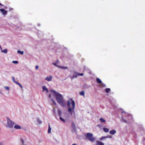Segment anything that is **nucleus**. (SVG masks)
I'll list each match as a JSON object with an SVG mask.
<instances>
[{
  "mask_svg": "<svg viewBox=\"0 0 145 145\" xmlns=\"http://www.w3.org/2000/svg\"><path fill=\"white\" fill-rule=\"evenodd\" d=\"M52 94H50L48 97L50 99L52 102L55 104L56 103L53 100L54 98H56L57 102L62 106H64L65 105V103L64 100L63 96L60 93L56 92L55 90H50Z\"/></svg>",
  "mask_w": 145,
  "mask_h": 145,
  "instance_id": "obj_1",
  "label": "nucleus"
},
{
  "mask_svg": "<svg viewBox=\"0 0 145 145\" xmlns=\"http://www.w3.org/2000/svg\"><path fill=\"white\" fill-rule=\"evenodd\" d=\"M67 105L69 107L68 108V111L71 115H74L75 116V112L74 110L75 108V103L74 101L72 99L68 100L67 101Z\"/></svg>",
  "mask_w": 145,
  "mask_h": 145,
  "instance_id": "obj_2",
  "label": "nucleus"
},
{
  "mask_svg": "<svg viewBox=\"0 0 145 145\" xmlns=\"http://www.w3.org/2000/svg\"><path fill=\"white\" fill-rule=\"evenodd\" d=\"M86 138L92 142L95 141L96 139L93 137V134L92 133H88L85 135Z\"/></svg>",
  "mask_w": 145,
  "mask_h": 145,
  "instance_id": "obj_3",
  "label": "nucleus"
},
{
  "mask_svg": "<svg viewBox=\"0 0 145 145\" xmlns=\"http://www.w3.org/2000/svg\"><path fill=\"white\" fill-rule=\"evenodd\" d=\"M7 121L8 126L10 128H12L14 124V122L12 121L8 118H7Z\"/></svg>",
  "mask_w": 145,
  "mask_h": 145,
  "instance_id": "obj_4",
  "label": "nucleus"
},
{
  "mask_svg": "<svg viewBox=\"0 0 145 145\" xmlns=\"http://www.w3.org/2000/svg\"><path fill=\"white\" fill-rule=\"evenodd\" d=\"M122 115V119L121 120V121L124 123H126V121L125 119L126 114L125 113H124L122 111L121 112Z\"/></svg>",
  "mask_w": 145,
  "mask_h": 145,
  "instance_id": "obj_5",
  "label": "nucleus"
},
{
  "mask_svg": "<svg viewBox=\"0 0 145 145\" xmlns=\"http://www.w3.org/2000/svg\"><path fill=\"white\" fill-rule=\"evenodd\" d=\"M127 119L129 120V122H130L133 121L132 116L130 114H127Z\"/></svg>",
  "mask_w": 145,
  "mask_h": 145,
  "instance_id": "obj_6",
  "label": "nucleus"
},
{
  "mask_svg": "<svg viewBox=\"0 0 145 145\" xmlns=\"http://www.w3.org/2000/svg\"><path fill=\"white\" fill-rule=\"evenodd\" d=\"M0 11L2 13L3 15H5L7 14V12L3 9H0Z\"/></svg>",
  "mask_w": 145,
  "mask_h": 145,
  "instance_id": "obj_7",
  "label": "nucleus"
},
{
  "mask_svg": "<svg viewBox=\"0 0 145 145\" xmlns=\"http://www.w3.org/2000/svg\"><path fill=\"white\" fill-rule=\"evenodd\" d=\"M12 80H13V81L14 82H15V83H16V84H18V85L19 86H20L21 88H22V86L18 82H16L15 81V80H14V77H12Z\"/></svg>",
  "mask_w": 145,
  "mask_h": 145,
  "instance_id": "obj_8",
  "label": "nucleus"
},
{
  "mask_svg": "<svg viewBox=\"0 0 145 145\" xmlns=\"http://www.w3.org/2000/svg\"><path fill=\"white\" fill-rule=\"evenodd\" d=\"M52 76H50L49 77H47L46 78L45 80L48 81H51L52 80Z\"/></svg>",
  "mask_w": 145,
  "mask_h": 145,
  "instance_id": "obj_9",
  "label": "nucleus"
},
{
  "mask_svg": "<svg viewBox=\"0 0 145 145\" xmlns=\"http://www.w3.org/2000/svg\"><path fill=\"white\" fill-rule=\"evenodd\" d=\"M14 127V128L16 129H21V126L17 125H15Z\"/></svg>",
  "mask_w": 145,
  "mask_h": 145,
  "instance_id": "obj_10",
  "label": "nucleus"
},
{
  "mask_svg": "<svg viewBox=\"0 0 145 145\" xmlns=\"http://www.w3.org/2000/svg\"><path fill=\"white\" fill-rule=\"evenodd\" d=\"M96 145H104V144L102 142L100 141H97Z\"/></svg>",
  "mask_w": 145,
  "mask_h": 145,
  "instance_id": "obj_11",
  "label": "nucleus"
},
{
  "mask_svg": "<svg viewBox=\"0 0 145 145\" xmlns=\"http://www.w3.org/2000/svg\"><path fill=\"white\" fill-rule=\"evenodd\" d=\"M36 121L37 122V124H40L41 123V121L38 118H36Z\"/></svg>",
  "mask_w": 145,
  "mask_h": 145,
  "instance_id": "obj_12",
  "label": "nucleus"
},
{
  "mask_svg": "<svg viewBox=\"0 0 145 145\" xmlns=\"http://www.w3.org/2000/svg\"><path fill=\"white\" fill-rule=\"evenodd\" d=\"M59 68L63 69H68V67H64L61 66H59Z\"/></svg>",
  "mask_w": 145,
  "mask_h": 145,
  "instance_id": "obj_13",
  "label": "nucleus"
},
{
  "mask_svg": "<svg viewBox=\"0 0 145 145\" xmlns=\"http://www.w3.org/2000/svg\"><path fill=\"white\" fill-rule=\"evenodd\" d=\"M116 133V131L114 130H112L110 132V133L112 135Z\"/></svg>",
  "mask_w": 145,
  "mask_h": 145,
  "instance_id": "obj_14",
  "label": "nucleus"
},
{
  "mask_svg": "<svg viewBox=\"0 0 145 145\" xmlns=\"http://www.w3.org/2000/svg\"><path fill=\"white\" fill-rule=\"evenodd\" d=\"M97 82L99 84H101L102 83L101 81L99 78H97L96 79Z\"/></svg>",
  "mask_w": 145,
  "mask_h": 145,
  "instance_id": "obj_15",
  "label": "nucleus"
},
{
  "mask_svg": "<svg viewBox=\"0 0 145 145\" xmlns=\"http://www.w3.org/2000/svg\"><path fill=\"white\" fill-rule=\"evenodd\" d=\"M103 130L105 132H108L109 131V129L107 128H104Z\"/></svg>",
  "mask_w": 145,
  "mask_h": 145,
  "instance_id": "obj_16",
  "label": "nucleus"
},
{
  "mask_svg": "<svg viewBox=\"0 0 145 145\" xmlns=\"http://www.w3.org/2000/svg\"><path fill=\"white\" fill-rule=\"evenodd\" d=\"M75 73L76 74H74L72 76L73 78H77L78 76V75H77V73L75 72Z\"/></svg>",
  "mask_w": 145,
  "mask_h": 145,
  "instance_id": "obj_17",
  "label": "nucleus"
},
{
  "mask_svg": "<svg viewBox=\"0 0 145 145\" xmlns=\"http://www.w3.org/2000/svg\"><path fill=\"white\" fill-rule=\"evenodd\" d=\"M1 52L3 53H7V50L6 49H5L3 50H1Z\"/></svg>",
  "mask_w": 145,
  "mask_h": 145,
  "instance_id": "obj_18",
  "label": "nucleus"
},
{
  "mask_svg": "<svg viewBox=\"0 0 145 145\" xmlns=\"http://www.w3.org/2000/svg\"><path fill=\"white\" fill-rule=\"evenodd\" d=\"M17 53L22 55H23L24 54V52L23 51H21L20 50H18L17 51Z\"/></svg>",
  "mask_w": 145,
  "mask_h": 145,
  "instance_id": "obj_19",
  "label": "nucleus"
},
{
  "mask_svg": "<svg viewBox=\"0 0 145 145\" xmlns=\"http://www.w3.org/2000/svg\"><path fill=\"white\" fill-rule=\"evenodd\" d=\"M59 119L60 120L63 122L65 123V120L62 117H60Z\"/></svg>",
  "mask_w": 145,
  "mask_h": 145,
  "instance_id": "obj_20",
  "label": "nucleus"
},
{
  "mask_svg": "<svg viewBox=\"0 0 145 145\" xmlns=\"http://www.w3.org/2000/svg\"><path fill=\"white\" fill-rule=\"evenodd\" d=\"M100 120L102 122H105V120L102 118H101L100 119Z\"/></svg>",
  "mask_w": 145,
  "mask_h": 145,
  "instance_id": "obj_21",
  "label": "nucleus"
},
{
  "mask_svg": "<svg viewBox=\"0 0 145 145\" xmlns=\"http://www.w3.org/2000/svg\"><path fill=\"white\" fill-rule=\"evenodd\" d=\"M51 128L50 127V125H49V128L48 130V133H51Z\"/></svg>",
  "mask_w": 145,
  "mask_h": 145,
  "instance_id": "obj_22",
  "label": "nucleus"
},
{
  "mask_svg": "<svg viewBox=\"0 0 145 145\" xmlns=\"http://www.w3.org/2000/svg\"><path fill=\"white\" fill-rule=\"evenodd\" d=\"M100 87L101 88L102 87H106V85L105 84H103V83H101V85H100Z\"/></svg>",
  "mask_w": 145,
  "mask_h": 145,
  "instance_id": "obj_23",
  "label": "nucleus"
},
{
  "mask_svg": "<svg viewBox=\"0 0 145 145\" xmlns=\"http://www.w3.org/2000/svg\"><path fill=\"white\" fill-rule=\"evenodd\" d=\"M105 91L106 93H108L110 91V88H106Z\"/></svg>",
  "mask_w": 145,
  "mask_h": 145,
  "instance_id": "obj_24",
  "label": "nucleus"
},
{
  "mask_svg": "<svg viewBox=\"0 0 145 145\" xmlns=\"http://www.w3.org/2000/svg\"><path fill=\"white\" fill-rule=\"evenodd\" d=\"M77 75L78 76H82L84 75V74L82 73H77Z\"/></svg>",
  "mask_w": 145,
  "mask_h": 145,
  "instance_id": "obj_25",
  "label": "nucleus"
},
{
  "mask_svg": "<svg viewBox=\"0 0 145 145\" xmlns=\"http://www.w3.org/2000/svg\"><path fill=\"white\" fill-rule=\"evenodd\" d=\"M80 94L81 95H84L85 94V93L84 91H82L80 93Z\"/></svg>",
  "mask_w": 145,
  "mask_h": 145,
  "instance_id": "obj_26",
  "label": "nucleus"
},
{
  "mask_svg": "<svg viewBox=\"0 0 145 145\" xmlns=\"http://www.w3.org/2000/svg\"><path fill=\"white\" fill-rule=\"evenodd\" d=\"M108 138V137H101V138H100V140H103V139H104V138Z\"/></svg>",
  "mask_w": 145,
  "mask_h": 145,
  "instance_id": "obj_27",
  "label": "nucleus"
},
{
  "mask_svg": "<svg viewBox=\"0 0 145 145\" xmlns=\"http://www.w3.org/2000/svg\"><path fill=\"white\" fill-rule=\"evenodd\" d=\"M12 63H13L16 64L18 63V61H12Z\"/></svg>",
  "mask_w": 145,
  "mask_h": 145,
  "instance_id": "obj_28",
  "label": "nucleus"
},
{
  "mask_svg": "<svg viewBox=\"0 0 145 145\" xmlns=\"http://www.w3.org/2000/svg\"><path fill=\"white\" fill-rule=\"evenodd\" d=\"M58 113L59 115H61V111L60 110L58 109Z\"/></svg>",
  "mask_w": 145,
  "mask_h": 145,
  "instance_id": "obj_29",
  "label": "nucleus"
},
{
  "mask_svg": "<svg viewBox=\"0 0 145 145\" xmlns=\"http://www.w3.org/2000/svg\"><path fill=\"white\" fill-rule=\"evenodd\" d=\"M46 88L45 86H43L42 87V89L43 90V91H44L45 90H46Z\"/></svg>",
  "mask_w": 145,
  "mask_h": 145,
  "instance_id": "obj_30",
  "label": "nucleus"
},
{
  "mask_svg": "<svg viewBox=\"0 0 145 145\" xmlns=\"http://www.w3.org/2000/svg\"><path fill=\"white\" fill-rule=\"evenodd\" d=\"M53 64L54 65H55V66H56V67H58V68H59V66L58 65H57V64L56 63H53Z\"/></svg>",
  "mask_w": 145,
  "mask_h": 145,
  "instance_id": "obj_31",
  "label": "nucleus"
},
{
  "mask_svg": "<svg viewBox=\"0 0 145 145\" xmlns=\"http://www.w3.org/2000/svg\"><path fill=\"white\" fill-rule=\"evenodd\" d=\"M4 88L6 89L7 90H8L9 89V88L8 87L6 86V87H5Z\"/></svg>",
  "mask_w": 145,
  "mask_h": 145,
  "instance_id": "obj_32",
  "label": "nucleus"
},
{
  "mask_svg": "<svg viewBox=\"0 0 145 145\" xmlns=\"http://www.w3.org/2000/svg\"><path fill=\"white\" fill-rule=\"evenodd\" d=\"M21 143L22 144H24V141L22 139L21 140Z\"/></svg>",
  "mask_w": 145,
  "mask_h": 145,
  "instance_id": "obj_33",
  "label": "nucleus"
},
{
  "mask_svg": "<svg viewBox=\"0 0 145 145\" xmlns=\"http://www.w3.org/2000/svg\"><path fill=\"white\" fill-rule=\"evenodd\" d=\"M35 69H38L39 68V66H38V65H36V66H35Z\"/></svg>",
  "mask_w": 145,
  "mask_h": 145,
  "instance_id": "obj_34",
  "label": "nucleus"
},
{
  "mask_svg": "<svg viewBox=\"0 0 145 145\" xmlns=\"http://www.w3.org/2000/svg\"><path fill=\"white\" fill-rule=\"evenodd\" d=\"M0 5H1V6H3L4 7H5V6L3 5L2 4H1L0 3Z\"/></svg>",
  "mask_w": 145,
  "mask_h": 145,
  "instance_id": "obj_35",
  "label": "nucleus"
},
{
  "mask_svg": "<svg viewBox=\"0 0 145 145\" xmlns=\"http://www.w3.org/2000/svg\"><path fill=\"white\" fill-rule=\"evenodd\" d=\"M106 137H107L108 138H111V137L110 136H106Z\"/></svg>",
  "mask_w": 145,
  "mask_h": 145,
  "instance_id": "obj_36",
  "label": "nucleus"
},
{
  "mask_svg": "<svg viewBox=\"0 0 145 145\" xmlns=\"http://www.w3.org/2000/svg\"><path fill=\"white\" fill-rule=\"evenodd\" d=\"M0 145H3V144L2 143L0 142Z\"/></svg>",
  "mask_w": 145,
  "mask_h": 145,
  "instance_id": "obj_37",
  "label": "nucleus"
},
{
  "mask_svg": "<svg viewBox=\"0 0 145 145\" xmlns=\"http://www.w3.org/2000/svg\"><path fill=\"white\" fill-rule=\"evenodd\" d=\"M46 91L47 92H48V89L47 88H46Z\"/></svg>",
  "mask_w": 145,
  "mask_h": 145,
  "instance_id": "obj_38",
  "label": "nucleus"
},
{
  "mask_svg": "<svg viewBox=\"0 0 145 145\" xmlns=\"http://www.w3.org/2000/svg\"><path fill=\"white\" fill-rule=\"evenodd\" d=\"M57 63H59V60H57Z\"/></svg>",
  "mask_w": 145,
  "mask_h": 145,
  "instance_id": "obj_39",
  "label": "nucleus"
},
{
  "mask_svg": "<svg viewBox=\"0 0 145 145\" xmlns=\"http://www.w3.org/2000/svg\"><path fill=\"white\" fill-rule=\"evenodd\" d=\"M72 145H76V144H73Z\"/></svg>",
  "mask_w": 145,
  "mask_h": 145,
  "instance_id": "obj_40",
  "label": "nucleus"
},
{
  "mask_svg": "<svg viewBox=\"0 0 145 145\" xmlns=\"http://www.w3.org/2000/svg\"><path fill=\"white\" fill-rule=\"evenodd\" d=\"M0 48L1 49V50H2V48H1V47L0 45Z\"/></svg>",
  "mask_w": 145,
  "mask_h": 145,
  "instance_id": "obj_41",
  "label": "nucleus"
}]
</instances>
